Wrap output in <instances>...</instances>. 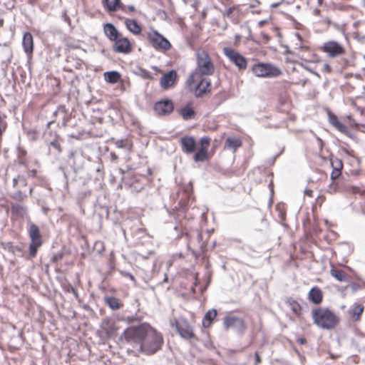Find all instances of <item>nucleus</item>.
Returning <instances> with one entry per match:
<instances>
[{"instance_id":"obj_1","label":"nucleus","mask_w":365,"mask_h":365,"mask_svg":"<svg viewBox=\"0 0 365 365\" xmlns=\"http://www.w3.org/2000/svg\"><path fill=\"white\" fill-rule=\"evenodd\" d=\"M123 339L146 355H152L161 349L164 339L163 334L149 323L143 322L136 326L126 328Z\"/></svg>"},{"instance_id":"obj_2","label":"nucleus","mask_w":365,"mask_h":365,"mask_svg":"<svg viewBox=\"0 0 365 365\" xmlns=\"http://www.w3.org/2000/svg\"><path fill=\"white\" fill-rule=\"evenodd\" d=\"M181 150L186 154L195 153L193 160L195 162H204L210 158L208 150L210 145V138L205 136L200 138L199 143L192 136L185 135L180 140Z\"/></svg>"},{"instance_id":"obj_3","label":"nucleus","mask_w":365,"mask_h":365,"mask_svg":"<svg viewBox=\"0 0 365 365\" xmlns=\"http://www.w3.org/2000/svg\"><path fill=\"white\" fill-rule=\"evenodd\" d=\"M314 324L325 330H333L339 327L341 318L332 309L327 307H317L312 310Z\"/></svg>"},{"instance_id":"obj_4","label":"nucleus","mask_w":365,"mask_h":365,"mask_svg":"<svg viewBox=\"0 0 365 365\" xmlns=\"http://www.w3.org/2000/svg\"><path fill=\"white\" fill-rule=\"evenodd\" d=\"M207 76H200L197 73H191L185 83V89L200 98L209 93L212 90L210 79Z\"/></svg>"},{"instance_id":"obj_5","label":"nucleus","mask_w":365,"mask_h":365,"mask_svg":"<svg viewBox=\"0 0 365 365\" xmlns=\"http://www.w3.org/2000/svg\"><path fill=\"white\" fill-rule=\"evenodd\" d=\"M196 69L192 73L200 76H211L215 72V65L208 52L203 48L196 51Z\"/></svg>"},{"instance_id":"obj_6","label":"nucleus","mask_w":365,"mask_h":365,"mask_svg":"<svg viewBox=\"0 0 365 365\" xmlns=\"http://www.w3.org/2000/svg\"><path fill=\"white\" fill-rule=\"evenodd\" d=\"M28 232L31 240L29 247V258L33 259L36 257L38 250L42 246L43 240L40 230L36 225L31 223L29 225Z\"/></svg>"},{"instance_id":"obj_7","label":"nucleus","mask_w":365,"mask_h":365,"mask_svg":"<svg viewBox=\"0 0 365 365\" xmlns=\"http://www.w3.org/2000/svg\"><path fill=\"white\" fill-rule=\"evenodd\" d=\"M252 71L260 78H275L282 73L278 67L269 63H255L252 67Z\"/></svg>"},{"instance_id":"obj_8","label":"nucleus","mask_w":365,"mask_h":365,"mask_svg":"<svg viewBox=\"0 0 365 365\" xmlns=\"http://www.w3.org/2000/svg\"><path fill=\"white\" fill-rule=\"evenodd\" d=\"M175 327L177 333L184 339L198 341L199 339L195 334L193 327L185 319H175L171 323Z\"/></svg>"},{"instance_id":"obj_9","label":"nucleus","mask_w":365,"mask_h":365,"mask_svg":"<svg viewBox=\"0 0 365 365\" xmlns=\"http://www.w3.org/2000/svg\"><path fill=\"white\" fill-rule=\"evenodd\" d=\"M150 45L157 51H167L171 48L170 41L156 30H150L147 34Z\"/></svg>"},{"instance_id":"obj_10","label":"nucleus","mask_w":365,"mask_h":365,"mask_svg":"<svg viewBox=\"0 0 365 365\" xmlns=\"http://www.w3.org/2000/svg\"><path fill=\"white\" fill-rule=\"evenodd\" d=\"M223 54L228 60L233 63L239 71H245L247 68V59L240 52L231 47H224L222 48Z\"/></svg>"},{"instance_id":"obj_11","label":"nucleus","mask_w":365,"mask_h":365,"mask_svg":"<svg viewBox=\"0 0 365 365\" xmlns=\"http://www.w3.org/2000/svg\"><path fill=\"white\" fill-rule=\"evenodd\" d=\"M320 50L331 58L343 56L346 53L344 46L334 40H329L324 42L320 47Z\"/></svg>"},{"instance_id":"obj_12","label":"nucleus","mask_w":365,"mask_h":365,"mask_svg":"<svg viewBox=\"0 0 365 365\" xmlns=\"http://www.w3.org/2000/svg\"><path fill=\"white\" fill-rule=\"evenodd\" d=\"M175 108L173 101L169 98L161 99L155 103L153 110L158 116H167L171 114Z\"/></svg>"},{"instance_id":"obj_13","label":"nucleus","mask_w":365,"mask_h":365,"mask_svg":"<svg viewBox=\"0 0 365 365\" xmlns=\"http://www.w3.org/2000/svg\"><path fill=\"white\" fill-rule=\"evenodd\" d=\"M133 46L130 41L121 34L113 41V50L118 53L128 54L133 51Z\"/></svg>"},{"instance_id":"obj_14","label":"nucleus","mask_w":365,"mask_h":365,"mask_svg":"<svg viewBox=\"0 0 365 365\" xmlns=\"http://www.w3.org/2000/svg\"><path fill=\"white\" fill-rule=\"evenodd\" d=\"M223 325L226 329L236 327L240 333H244L247 329V325L243 319L233 315H227L223 319Z\"/></svg>"},{"instance_id":"obj_15","label":"nucleus","mask_w":365,"mask_h":365,"mask_svg":"<svg viewBox=\"0 0 365 365\" xmlns=\"http://www.w3.org/2000/svg\"><path fill=\"white\" fill-rule=\"evenodd\" d=\"M118 330V327L114 319L111 318L103 319L101 324L100 332L102 336L106 339H110L115 336Z\"/></svg>"},{"instance_id":"obj_16","label":"nucleus","mask_w":365,"mask_h":365,"mask_svg":"<svg viewBox=\"0 0 365 365\" xmlns=\"http://www.w3.org/2000/svg\"><path fill=\"white\" fill-rule=\"evenodd\" d=\"M178 80V73L175 70H171L169 72L163 75L160 81V85L162 88L167 90L170 88L175 86Z\"/></svg>"},{"instance_id":"obj_17","label":"nucleus","mask_w":365,"mask_h":365,"mask_svg":"<svg viewBox=\"0 0 365 365\" xmlns=\"http://www.w3.org/2000/svg\"><path fill=\"white\" fill-rule=\"evenodd\" d=\"M177 113L185 120L194 119L196 116L194 103L192 101L187 102L185 106L178 108Z\"/></svg>"},{"instance_id":"obj_18","label":"nucleus","mask_w":365,"mask_h":365,"mask_svg":"<svg viewBox=\"0 0 365 365\" xmlns=\"http://www.w3.org/2000/svg\"><path fill=\"white\" fill-rule=\"evenodd\" d=\"M364 309L365 307L363 304L359 302L354 303L348 310V315L351 322H358L361 321Z\"/></svg>"},{"instance_id":"obj_19","label":"nucleus","mask_w":365,"mask_h":365,"mask_svg":"<svg viewBox=\"0 0 365 365\" xmlns=\"http://www.w3.org/2000/svg\"><path fill=\"white\" fill-rule=\"evenodd\" d=\"M328 119L329 123L334 127L338 131L341 133L349 135L350 131L346 125L343 124L338 118V117L331 112L328 113Z\"/></svg>"},{"instance_id":"obj_20","label":"nucleus","mask_w":365,"mask_h":365,"mask_svg":"<svg viewBox=\"0 0 365 365\" xmlns=\"http://www.w3.org/2000/svg\"><path fill=\"white\" fill-rule=\"evenodd\" d=\"M307 299L309 302L319 305L322 304L324 299V294L322 289L317 286L313 287L307 294Z\"/></svg>"},{"instance_id":"obj_21","label":"nucleus","mask_w":365,"mask_h":365,"mask_svg":"<svg viewBox=\"0 0 365 365\" xmlns=\"http://www.w3.org/2000/svg\"><path fill=\"white\" fill-rule=\"evenodd\" d=\"M22 46L24 52L26 53L29 58H31L34 52V38L30 32H26L24 34L22 39Z\"/></svg>"},{"instance_id":"obj_22","label":"nucleus","mask_w":365,"mask_h":365,"mask_svg":"<svg viewBox=\"0 0 365 365\" xmlns=\"http://www.w3.org/2000/svg\"><path fill=\"white\" fill-rule=\"evenodd\" d=\"M330 163L332 168L331 179V180H336L341 175V170L344 166L343 162L336 157L331 156Z\"/></svg>"},{"instance_id":"obj_23","label":"nucleus","mask_w":365,"mask_h":365,"mask_svg":"<svg viewBox=\"0 0 365 365\" xmlns=\"http://www.w3.org/2000/svg\"><path fill=\"white\" fill-rule=\"evenodd\" d=\"M103 32L105 36L112 42H113L120 35V33L110 23L103 24Z\"/></svg>"},{"instance_id":"obj_24","label":"nucleus","mask_w":365,"mask_h":365,"mask_svg":"<svg viewBox=\"0 0 365 365\" xmlns=\"http://www.w3.org/2000/svg\"><path fill=\"white\" fill-rule=\"evenodd\" d=\"M286 304L289 306L292 314L297 318H300L303 314V308L298 301L289 297L286 300Z\"/></svg>"},{"instance_id":"obj_25","label":"nucleus","mask_w":365,"mask_h":365,"mask_svg":"<svg viewBox=\"0 0 365 365\" xmlns=\"http://www.w3.org/2000/svg\"><path fill=\"white\" fill-rule=\"evenodd\" d=\"M341 151L349 158L350 163L353 164L356 168L359 167L361 160L353 149L350 148L349 146L342 147Z\"/></svg>"},{"instance_id":"obj_26","label":"nucleus","mask_w":365,"mask_h":365,"mask_svg":"<svg viewBox=\"0 0 365 365\" xmlns=\"http://www.w3.org/2000/svg\"><path fill=\"white\" fill-rule=\"evenodd\" d=\"M124 23L127 29L134 35H139L141 34L142 27L137 21L131 19H125Z\"/></svg>"},{"instance_id":"obj_27","label":"nucleus","mask_w":365,"mask_h":365,"mask_svg":"<svg viewBox=\"0 0 365 365\" xmlns=\"http://www.w3.org/2000/svg\"><path fill=\"white\" fill-rule=\"evenodd\" d=\"M217 315V312L216 309H212L208 310L205 314L202 324L204 328H209L211 327L214 319L216 318Z\"/></svg>"},{"instance_id":"obj_28","label":"nucleus","mask_w":365,"mask_h":365,"mask_svg":"<svg viewBox=\"0 0 365 365\" xmlns=\"http://www.w3.org/2000/svg\"><path fill=\"white\" fill-rule=\"evenodd\" d=\"M103 5L108 12L116 11L121 6L120 0H103Z\"/></svg>"},{"instance_id":"obj_29","label":"nucleus","mask_w":365,"mask_h":365,"mask_svg":"<svg viewBox=\"0 0 365 365\" xmlns=\"http://www.w3.org/2000/svg\"><path fill=\"white\" fill-rule=\"evenodd\" d=\"M104 79L107 83H118L121 78V76L118 71H108L105 72L103 74Z\"/></svg>"},{"instance_id":"obj_30","label":"nucleus","mask_w":365,"mask_h":365,"mask_svg":"<svg viewBox=\"0 0 365 365\" xmlns=\"http://www.w3.org/2000/svg\"><path fill=\"white\" fill-rule=\"evenodd\" d=\"M105 303L113 310H118L123 307V304L119 299L113 297H106L104 299Z\"/></svg>"},{"instance_id":"obj_31","label":"nucleus","mask_w":365,"mask_h":365,"mask_svg":"<svg viewBox=\"0 0 365 365\" xmlns=\"http://www.w3.org/2000/svg\"><path fill=\"white\" fill-rule=\"evenodd\" d=\"M11 212L13 215L24 218L26 213V208L19 204H13L11 206Z\"/></svg>"},{"instance_id":"obj_32","label":"nucleus","mask_w":365,"mask_h":365,"mask_svg":"<svg viewBox=\"0 0 365 365\" xmlns=\"http://www.w3.org/2000/svg\"><path fill=\"white\" fill-rule=\"evenodd\" d=\"M242 140L239 138H227L225 143V147L227 148H232L235 151L237 148L242 146Z\"/></svg>"},{"instance_id":"obj_33","label":"nucleus","mask_w":365,"mask_h":365,"mask_svg":"<svg viewBox=\"0 0 365 365\" xmlns=\"http://www.w3.org/2000/svg\"><path fill=\"white\" fill-rule=\"evenodd\" d=\"M330 274L332 277L336 279L339 282L346 281V274L342 269H337L334 267H332L330 269Z\"/></svg>"},{"instance_id":"obj_34","label":"nucleus","mask_w":365,"mask_h":365,"mask_svg":"<svg viewBox=\"0 0 365 365\" xmlns=\"http://www.w3.org/2000/svg\"><path fill=\"white\" fill-rule=\"evenodd\" d=\"M114 144L118 148H126L128 150H131L133 146V142L128 138L115 140Z\"/></svg>"},{"instance_id":"obj_35","label":"nucleus","mask_w":365,"mask_h":365,"mask_svg":"<svg viewBox=\"0 0 365 365\" xmlns=\"http://www.w3.org/2000/svg\"><path fill=\"white\" fill-rule=\"evenodd\" d=\"M348 190L351 194L365 196V185H352L348 187Z\"/></svg>"},{"instance_id":"obj_36","label":"nucleus","mask_w":365,"mask_h":365,"mask_svg":"<svg viewBox=\"0 0 365 365\" xmlns=\"http://www.w3.org/2000/svg\"><path fill=\"white\" fill-rule=\"evenodd\" d=\"M347 120H349V125L355 129H359L361 127H365V123L363 121H360L357 119L353 118L351 115H349L346 116Z\"/></svg>"},{"instance_id":"obj_37","label":"nucleus","mask_w":365,"mask_h":365,"mask_svg":"<svg viewBox=\"0 0 365 365\" xmlns=\"http://www.w3.org/2000/svg\"><path fill=\"white\" fill-rule=\"evenodd\" d=\"M275 210L277 212L278 217L282 220H284L286 217V207L284 204L279 203L275 206Z\"/></svg>"},{"instance_id":"obj_38","label":"nucleus","mask_w":365,"mask_h":365,"mask_svg":"<svg viewBox=\"0 0 365 365\" xmlns=\"http://www.w3.org/2000/svg\"><path fill=\"white\" fill-rule=\"evenodd\" d=\"M119 10H121L122 11H123L125 13H133L136 11V9L133 5L126 6V5L121 4V6H120Z\"/></svg>"},{"instance_id":"obj_39","label":"nucleus","mask_w":365,"mask_h":365,"mask_svg":"<svg viewBox=\"0 0 365 365\" xmlns=\"http://www.w3.org/2000/svg\"><path fill=\"white\" fill-rule=\"evenodd\" d=\"M339 190V187L335 180H332L331 183L329 185L327 192L332 194L335 193Z\"/></svg>"},{"instance_id":"obj_40","label":"nucleus","mask_w":365,"mask_h":365,"mask_svg":"<svg viewBox=\"0 0 365 365\" xmlns=\"http://www.w3.org/2000/svg\"><path fill=\"white\" fill-rule=\"evenodd\" d=\"M351 106L356 109V111L359 112L362 117L365 118V108H361L358 106L354 101H351Z\"/></svg>"},{"instance_id":"obj_41","label":"nucleus","mask_w":365,"mask_h":365,"mask_svg":"<svg viewBox=\"0 0 365 365\" xmlns=\"http://www.w3.org/2000/svg\"><path fill=\"white\" fill-rule=\"evenodd\" d=\"M6 127H7L6 122L4 120V118L0 115V137L1 136L2 133L5 131Z\"/></svg>"},{"instance_id":"obj_42","label":"nucleus","mask_w":365,"mask_h":365,"mask_svg":"<svg viewBox=\"0 0 365 365\" xmlns=\"http://www.w3.org/2000/svg\"><path fill=\"white\" fill-rule=\"evenodd\" d=\"M63 257V253L58 252L52 257L51 261L53 262H57L60 261L61 259H62Z\"/></svg>"},{"instance_id":"obj_43","label":"nucleus","mask_w":365,"mask_h":365,"mask_svg":"<svg viewBox=\"0 0 365 365\" xmlns=\"http://www.w3.org/2000/svg\"><path fill=\"white\" fill-rule=\"evenodd\" d=\"M51 145L53 146L55 149H56L58 150V152H61V145L59 143V142L56 140L52 141L51 143Z\"/></svg>"},{"instance_id":"obj_44","label":"nucleus","mask_w":365,"mask_h":365,"mask_svg":"<svg viewBox=\"0 0 365 365\" xmlns=\"http://www.w3.org/2000/svg\"><path fill=\"white\" fill-rule=\"evenodd\" d=\"M322 71L327 73H331L332 72V68L329 63H324L322 67Z\"/></svg>"},{"instance_id":"obj_45","label":"nucleus","mask_w":365,"mask_h":365,"mask_svg":"<svg viewBox=\"0 0 365 365\" xmlns=\"http://www.w3.org/2000/svg\"><path fill=\"white\" fill-rule=\"evenodd\" d=\"M350 288L352 291L356 292L358 289H359L361 287V285L357 282H352L349 284Z\"/></svg>"},{"instance_id":"obj_46","label":"nucleus","mask_w":365,"mask_h":365,"mask_svg":"<svg viewBox=\"0 0 365 365\" xmlns=\"http://www.w3.org/2000/svg\"><path fill=\"white\" fill-rule=\"evenodd\" d=\"M241 38H242V36L240 34H236L235 36V42H234V46L235 47H238L240 43V41H241Z\"/></svg>"},{"instance_id":"obj_47","label":"nucleus","mask_w":365,"mask_h":365,"mask_svg":"<svg viewBox=\"0 0 365 365\" xmlns=\"http://www.w3.org/2000/svg\"><path fill=\"white\" fill-rule=\"evenodd\" d=\"M324 201H325V197L324 195H321L317 198L316 203L318 204L319 205V207H321Z\"/></svg>"},{"instance_id":"obj_48","label":"nucleus","mask_w":365,"mask_h":365,"mask_svg":"<svg viewBox=\"0 0 365 365\" xmlns=\"http://www.w3.org/2000/svg\"><path fill=\"white\" fill-rule=\"evenodd\" d=\"M308 79L307 78H303L302 79H299L294 82V83L302 86H305V84L307 83Z\"/></svg>"},{"instance_id":"obj_49","label":"nucleus","mask_w":365,"mask_h":365,"mask_svg":"<svg viewBox=\"0 0 365 365\" xmlns=\"http://www.w3.org/2000/svg\"><path fill=\"white\" fill-rule=\"evenodd\" d=\"M255 365H259L261 363L262 360H261V357L257 351H256L255 353Z\"/></svg>"},{"instance_id":"obj_50","label":"nucleus","mask_w":365,"mask_h":365,"mask_svg":"<svg viewBox=\"0 0 365 365\" xmlns=\"http://www.w3.org/2000/svg\"><path fill=\"white\" fill-rule=\"evenodd\" d=\"M68 292H72L76 297H78V293L76 289L73 286H69L67 289Z\"/></svg>"},{"instance_id":"obj_51","label":"nucleus","mask_w":365,"mask_h":365,"mask_svg":"<svg viewBox=\"0 0 365 365\" xmlns=\"http://www.w3.org/2000/svg\"><path fill=\"white\" fill-rule=\"evenodd\" d=\"M271 19H264V20H262L260 21H259L258 23V25L259 27H262L264 25L268 24L269 21H270Z\"/></svg>"},{"instance_id":"obj_52","label":"nucleus","mask_w":365,"mask_h":365,"mask_svg":"<svg viewBox=\"0 0 365 365\" xmlns=\"http://www.w3.org/2000/svg\"><path fill=\"white\" fill-rule=\"evenodd\" d=\"M235 6H232V7H230L228 8L227 10H226V15L227 16H230L232 14V12L235 10Z\"/></svg>"},{"instance_id":"obj_53","label":"nucleus","mask_w":365,"mask_h":365,"mask_svg":"<svg viewBox=\"0 0 365 365\" xmlns=\"http://www.w3.org/2000/svg\"><path fill=\"white\" fill-rule=\"evenodd\" d=\"M304 194L307 196L312 197L313 196V191H312V190H310V189H306L304 190Z\"/></svg>"},{"instance_id":"obj_54","label":"nucleus","mask_w":365,"mask_h":365,"mask_svg":"<svg viewBox=\"0 0 365 365\" xmlns=\"http://www.w3.org/2000/svg\"><path fill=\"white\" fill-rule=\"evenodd\" d=\"M143 76L145 78H148V79H153V77L152 76L150 75V73L147 71H143Z\"/></svg>"},{"instance_id":"obj_55","label":"nucleus","mask_w":365,"mask_h":365,"mask_svg":"<svg viewBox=\"0 0 365 365\" xmlns=\"http://www.w3.org/2000/svg\"><path fill=\"white\" fill-rule=\"evenodd\" d=\"M110 156L112 161H117L118 159V155L115 153H110Z\"/></svg>"},{"instance_id":"obj_56","label":"nucleus","mask_w":365,"mask_h":365,"mask_svg":"<svg viewBox=\"0 0 365 365\" xmlns=\"http://www.w3.org/2000/svg\"><path fill=\"white\" fill-rule=\"evenodd\" d=\"M297 343H299L300 344H305L307 343V339L305 338L301 337V338H298L297 339Z\"/></svg>"},{"instance_id":"obj_57","label":"nucleus","mask_w":365,"mask_h":365,"mask_svg":"<svg viewBox=\"0 0 365 365\" xmlns=\"http://www.w3.org/2000/svg\"><path fill=\"white\" fill-rule=\"evenodd\" d=\"M127 320H128V322L129 323H132V322H135V321L137 320V319H136V318H135V317H128V319H127Z\"/></svg>"},{"instance_id":"obj_58","label":"nucleus","mask_w":365,"mask_h":365,"mask_svg":"<svg viewBox=\"0 0 365 365\" xmlns=\"http://www.w3.org/2000/svg\"><path fill=\"white\" fill-rule=\"evenodd\" d=\"M36 173H37V172H36V170H31V175H32V176H34H34H36Z\"/></svg>"},{"instance_id":"obj_59","label":"nucleus","mask_w":365,"mask_h":365,"mask_svg":"<svg viewBox=\"0 0 365 365\" xmlns=\"http://www.w3.org/2000/svg\"><path fill=\"white\" fill-rule=\"evenodd\" d=\"M4 19H0V27H2L4 26Z\"/></svg>"},{"instance_id":"obj_60","label":"nucleus","mask_w":365,"mask_h":365,"mask_svg":"<svg viewBox=\"0 0 365 365\" xmlns=\"http://www.w3.org/2000/svg\"><path fill=\"white\" fill-rule=\"evenodd\" d=\"M119 172H120V174H122L123 175H125V171H124L123 169L120 168V169H119Z\"/></svg>"},{"instance_id":"obj_61","label":"nucleus","mask_w":365,"mask_h":365,"mask_svg":"<svg viewBox=\"0 0 365 365\" xmlns=\"http://www.w3.org/2000/svg\"><path fill=\"white\" fill-rule=\"evenodd\" d=\"M264 38H265L267 41L269 39V37L267 35L263 34Z\"/></svg>"},{"instance_id":"obj_62","label":"nucleus","mask_w":365,"mask_h":365,"mask_svg":"<svg viewBox=\"0 0 365 365\" xmlns=\"http://www.w3.org/2000/svg\"><path fill=\"white\" fill-rule=\"evenodd\" d=\"M197 4H198L197 3H195V4L192 5V6H193L195 9H197Z\"/></svg>"},{"instance_id":"obj_63","label":"nucleus","mask_w":365,"mask_h":365,"mask_svg":"<svg viewBox=\"0 0 365 365\" xmlns=\"http://www.w3.org/2000/svg\"><path fill=\"white\" fill-rule=\"evenodd\" d=\"M354 36H355L356 38H359V33L358 32L354 33Z\"/></svg>"},{"instance_id":"obj_64","label":"nucleus","mask_w":365,"mask_h":365,"mask_svg":"<svg viewBox=\"0 0 365 365\" xmlns=\"http://www.w3.org/2000/svg\"><path fill=\"white\" fill-rule=\"evenodd\" d=\"M52 123H53V121H50V122H48V123H47V127H48V128H49V127H50V125H51V124H52Z\"/></svg>"}]
</instances>
